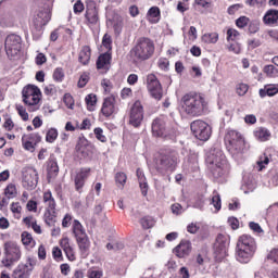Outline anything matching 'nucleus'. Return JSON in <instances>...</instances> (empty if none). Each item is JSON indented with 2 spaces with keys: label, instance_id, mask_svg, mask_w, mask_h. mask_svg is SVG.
I'll list each match as a JSON object with an SVG mask.
<instances>
[{
  "label": "nucleus",
  "instance_id": "f257e3e1",
  "mask_svg": "<svg viewBox=\"0 0 278 278\" xmlns=\"http://www.w3.org/2000/svg\"><path fill=\"white\" fill-rule=\"evenodd\" d=\"M181 105L187 116H203L207 112V99L201 92L190 91L182 96Z\"/></svg>",
  "mask_w": 278,
  "mask_h": 278
},
{
  "label": "nucleus",
  "instance_id": "f03ea898",
  "mask_svg": "<svg viewBox=\"0 0 278 278\" xmlns=\"http://www.w3.org/2000/svg\"><path fill=\"white\" fill-rule=\"evenodd\" d=\"M134 64L148 62L155 55V42L149 37H139L128 53Z\"/></svg>",
  "mask_w": 278,
  "mask_h": 278
},
{
  "label": "nucleus",
  "instance_id": "7ed1b4c3",
  "mask_svg": "<svg viewBox=\"0 0 278 278\" xmlns=\"http://www.w3.org/2000/svg\"><path fill=\"white\" fill-rule=\"evenodd\" d=\"M179 164V152L173 148H163L159 151L155 160V168L161 175L175 173Z\"/></svg>",
  "mask_w": 278,
  "mask_h": 278
},
{
  "label": "nucleus",
  "instance_id": "20e7f679",
  "mask_svg": "<svg viewBox=\"0 0 278 278\" xmlns=\"http://www.w3.org/2000/svg\"><path fill=\"white\" fill-rule=\"evenodd\" d=\"M257 251V242L251 235H241L237 241L236 255L241 264H249Z\"/></svg>",
  "mask_w": 278,
  "mask_h": 278
},
{
  "label": "nucleus",
  "instance_id": "39448f33",
  "mask_svg": "<svg viewBox=\"0 0 278 278\" xmlns=\"http://www.w3.org/2000/svg\"><path fill=\"white\" fill-rule=\"evenodd\" d=\"M207 162L211 164V173L214 179H222V177H227L231 170V165L225 157L223 152L212 153L207 156Z\"/></svg>",
  "mask_w": 278,
  "mask_h": 278
},
{
  "label": "nucleus",
  "instance_id": "423d86ee",
  "mask_svg": "<svg viewBox=\"0 0 278 278\" xmlns=\"http://www.w3.org/2000/svg\"><path fill=\"white\" fill-rule=\"evenodd\" d=\"M22 101L28 112H38L40 101H42V91L36 85H26L22 90Z\"/></svg>",
  "mask_w": 278,
  "mask_h": 278
},
{
  "label": "nucleus",
  "instance_id": "0eeeda50",
  "mask_svg": "<svg viewBox=\"0 0 278 278\" xmlns=\"http://www.w3.org/2000/svg\"><path fill=\"white\" fill-rule=\"evenodd\" d=\"M226 149L232 157H238L244 153V137L238 130H228L224 137Z\"/></svg>",
  "mask_w": 278,
  "mask_h": 278
},
{
  "label": "nucleus",
  "instance_id": "6e6552de",
  "mask_svg": "<svg viewBox=\"0 0 278 278\" xmlns=\"http://www.w3.org/2000/svg\"><path fill=\"white\" fill-rule=\"evenodd\" d=\"M72 233H74L81 257H88L90 253V238H88L84 225L77 219L73 222Z\"/></svg>",
  "mask_w": 278,
  "mask_h": 278
},
{
  "label": "nucleus",
  "instance_id": "1a4fd4ad",
  "mask_svg": "<svg viewBox=\"0 0 278 278\" xmlns=\"http://www.w3.org/2000/svg\"><path fill=\"white\" fill-rule=\"evenodd\" d=\"M4 256L2 257L1 264L4 268H10L14 266L16 262L21 261L23 257V251H21V245L15 241H7L3 245Z\"/></svg>",
  "mask_w": 278,
  "mask_h": 278
},
{
  "label": "nucleus",
  "instance_id": "9d476101",
  "mask_svg": "<svg viewBox=\"0 0 278 278\" xmlns=\"http://www.w3.org/2000/svg\"><path fill=\"white\" fill-rule=\"evenodd\" d=\"M231 242V238L227 232L218 233L215 243H214V257L216 262H223L227 256V249H229V244Z\"/></svg>",
  "mask_w": 278,
  "mask_h": 278
},
{
  "label": "nucleus",
  "instance_id": "9b49d317",
  "mask_svg": "<svg viewBox=\"0 0 278 278\" xmlns=\"http://www.w3.org/2000/svg\"><path fill=\"white\" fill-rule=\"evenodd\" d=\"M191 131L198 140L207 142L212 136V127L204 121L197 119L191 123Z\"/></svg>",
  "mask_w": 278,
  "mask_h": 278
},
{
  "label": "nucleus",
  "instance_id": "f8f14e48",
  "mask_svg": "<svg viewBox=\"0 0 278 278\" xmlns=\"http://www.w3.org/2000/svg\"><path fill=\"white\" fill-rule=\"evenodd\" d=\"M51 21V15L47 11H39L31 20L29 24V29L33 36H38L42 34V28L47 23Z\"/></svg>",
  "mask_w": 278,
  "mask_h": 278
},
{
  "label": "nucleus",
  "instance_id": "ddd939ff",
  "mask_svg": "<svg viewBox=\"0 0 278 278\" xmlns=\"http://www.w3.org/2000/svg\"><path fill=\"white\" fill-rule=\"evenodd\" d=\"M23 47V38L16 34H10L7 36L4 41V49L8 55L14 58V55H18L21 53V49Z\"/></svg>",
  "mask_w": 278,
  "mask_h": 278
},
{
  "label": "nucleus",
  "instance_id": "4468645a",
  "mask_svg": "<svg viewBox=\"0 0 278 278\" xmlns=\"http://www.w3.org/2000/svg\"><path fill=\"white\" fill-rule=\"evenodd\" d=\"M85 21L88 27H97L101 21L99 17V9L94 0H88L86 2Z\"/></svg>",
  "mask_w": 278,
  "mask_h": 278
},
{
  "label": "nucleus",
  "instance_id": "2eb2a0df",
  "mask_svg": "<svg viewBox=\"0 0 278 278\" xmlns=\"http://www.w3.org/2000/svg\"><path fill=\"white\" fill-rule=\"evenodd\" d=\"M147 88L152 99H155V101H162V97H164V89L162 88V84L157 79V76L154 74H149L147 76Z\"/></svg>",
  "mask_w": 278,
  "mask_h": 278
},
{
  "label": "nucleus",
  "instance_id": "dca6fc26",
  "mask_svg": "<svg viewBox=\"0 0 278 278\" xmlns=\"http://www.w3.org/2000/svg\"><path fill=\"white\" fill-rule=\"evenodd\" d=\"M142 121H144V108L142 106V102L137 100L130 108L129 125L137 129L142 125Z\"/></svg>",
  "mask_w": 278,
  "mask_h": 278
},
{
  "label": "nucleus",
  "instance_id": "f3484780",
  "mask_svg": "<svg viewBox=\"0 0 278 278\" xmlns=\"http://www.w3.org/2000/svg\"><path fill=\"white\" fill-rule=\"evenodd\" d=\"M90 175H92V168L90 167H80L75 176H74V186L76 192L81 194L84 192V186H86V181L90 179Z\"/></svg>",
  "mask_w": 278,
  "mask_h": 278
},
{
  "label": "nucleus",
  "instance_id": "a211bd4d",
  "mask_svg": "<svg viewBox=\"0 0 278 278\" xmlns=\"http://www.w3.org/2000/svg\"><path fill=\"white\" fill-rule=\"evenodd\" d=\"M42 142V136L39 132H31L28 135L22 136V146L25 151H29L34 153L36 151V147Z\"/></svg>",
  "mask_w": 278,
  "mask_h": 278
},
{
  "label": "nucleus",
  "instance_id": "6ab92c4d",
  "mask_svg": "<svg viewBox=\"0 0 278 278\" xmlns=\"http://www.w3.org/2000/svg\"><path fill=\"white\" fill-rule=\"evenodd\" d=\"M100 112L102 116L112 118L118 112V108H116V96L111 94L104 98Z\"/></svg>",
  "mask_w": 278,
  "mask_h": 278
},
{
  "label": "nucleus",
  "instance_id": "aec40b11",
  "mask_svg": "<svg viewBox=\"0 0 278 278\" xmlns=\"http://www.w3.org/2000/svg\"><path fill=\"white\" fill-rule=\"evenodd\" d=\"M152 136L154 138H166L168 136V127L166 126V117H156L152 122Z\"/></svg>",
  "mask_w": 278,
  "mask_h": 278
},
{
  "label": "nucleus",
  "instance_id": "412c9836",
  "mask_svg": "<svg viewBox=\"0 0 278 278\" xmlns=\"http://www.w3.org/2000/svg\"><path fill=\"white\" fill-rule=\"evenodd\" d=\"M96 68L105 75L112 68V51L101 53L96 61Z\"/></svg>",
  "mask_w": 278,
  "mask_h": 278
},
{
  "label": "nucleus",
  "instance_id": "4be33fe9",
  "mask_svg": "<svg viewBox=\"0 0 278 278\" xmlns=\"http://www.w3.org/2000/svg\"><path fill=\"white\" fill-rule=\"evenodd\" d=\"M23 186L27 190H34L38 186V172L36 169H27L23 173Z\"/></svg>",
  "mask_w": 278,
  "mask_h": 278
},
{
  "label": "nucleus",
  "instance_id": "5701e85b",
  "mask_svg": "<svg viewBox=\"0 0 278 278\" xmlns=\"http://www.w3.org/2000/svg\"><path fill=\"white\" fill-rule=\"evenodd\" d=\"M192 253V242L190 240H181L180 243L174 249V254L180 260L188 257Z\"/></svg>",
  "mask_w": 278,
  "mask_h": 278
},
{
  "label": "nucleus",
  "instance_id": "b1692460",
  "mask_svg": "<svg viewBox=\"0 0 278 278\" xmlns=\"http://www.w3.org/2000/svg\"><path fill=\"white\" fill-rule=\"evenodd\" d=\"M60 247L63 249L70 262H75V260H77V256H75V249L71 247V239L68 237H63L60 240Z\"/></svg>",
  "mask_w": 278,
  "mask_h": 278
},
{
  "label": "nucleus",
  "instance_id": "393cba45",
  "mask_svg": "<svg viewBox=\"0 0 278 278\" xmlns=\"http://www.w3.org/2000/svg\"><path fill=\"white\" fill-rule=\"evenodd\" d=\"M264 25L267 27H277L278 25V10L277 9H268L263 16Z\"/></svg>",
  "mask_w": 278,
  "mask_h": 278
},
{
  "label": "nucleus",
  "instance_id": "a878e982",
  "mask_svg": "<svg viewBox=\"0 0 278 278\" xmlns=\"http://www.w3.org/2000/svg\"><path fill=\"white\" fill-rule=\"evenodd\" d=\"M60 174V166H58V161L55 159H49L47 162V179L51 182V179H55Z\"/></svg>",
  "mask_w": 278,
  "mask_h": 278
},
{
  "label": "nucleus",
  "instance_id": "bb28decb",
  "mask_svg": "<svg viewBox=\"0 0 278 278\" xmlns=\"http://www.w3.org/2000/svg\"><path fill=\"white\" fill-rule=\"evenodd\" d=\"M136 175L139 181V188L141 190L142 197H147L149 193V182H147V176H144V172L142 168H137Z\"/></svg>",
  "mask_w": 278,
  "mask_h": 278
},
{
  "label": "nucleus",
  "instance_id": "cd10ccee",
  "mask_svg": "<svg viewBox=\"0 0 278 278\" xmlns=\"http://www.w3.org/2000/svg\"><path fill=\"white\" fill-rule=\"evenodd\" d=\"M90 58H92V49L90 46H83L78 54V62L83 66H88L90 64Z\"/></svg>",
  "mask_w": 278,
  "mask_h": 278
},
{
  "label": "nucleus",
  "instance_id": "c85d7f7f",
  "mask_svg": "<svg viewBox=\"0 0 278 278\" xmlns=\"http://www.w3.org/2000/svg\"><path fill=\"white\" fill-rule=\"evenodd\" d=\"M21 242L25 249L28 251H31L36 247V240L34 239V236L28 231H23L21 233Z\"/></svg>",
  "mask_w": 278,
  "mask_h": 278
},
{
  "label": "nucleus",
  "instance_id": "c756f323",
  "mask_svg": "<svg viewBox=\"0 0 278 278\" xmlns=\"http://www.w3.org/2000/svg\"><path fill=\"white\" fill-rule=\"evenodd\" d=\"M258 94L261 99L275 97V94H278V84L265 85L264 89H260Z\"/></svg>",
  "mask_w": 278,
  "mask_h": 278
},
{
  "label": "nucleus",
  "instance_id": "7c9ffc66",
  "mask_svg": "<svg viewBox=\"0 0 278 278\" xmlns=\"http://www.w3.org/2000/svg\"><path fill=\"white\" fill-rule=\"evenodd\" d=\"M43 220L48 227H53L58 223V212L55 210L46 208Z\"/></svg>",
  "mask_w": 278,
  "mask_h": 278
},
{
  "label": "nucleus",
  "instance_id": "2f4dec72",
  "mask_svg": "<svg viewBox=\"0 0 278 278\" xmlns=\"http://www.w3.org/2000/svg\"><path fill=\"white\" fill-rule=\"evenodd\" d=\"M31 269L29 265L20 264L13 271V278H29Z\"/></svg>",
  "mask_w": 278,
  "mask_h": 278
},
{
  "label": "nucleus",
  "instance_id": "473e14b6",
  "mask_svg": "<svg viewBox=\"0 0 278 278\" xmlns=\"http://www.w3.org/2000/svg\"><path fill=\"white\" fill-rule=\"evenodd\" d=\"M42 201L46 205V210H55V207H58V203L55 202V198H53L51 190L43 192Z\"/></svg>",
  "mask_w": 278,
  "mask_h": 278
},
{
  "label": "nucleus",
  "instance_id": "72a5a7b5",
  "mask_svg": "<svg viewBox=\"0 0 278 278\" xmlns=\"http://www.w3.org/2000/svg\"><path fill=\"white\" fill-rule=\"evenodd\" d=\"M148 21L149 23H152V25H155L156 23H160V18L162 16V12L157 7H151L148 11Z\"/></svg>",
  "mask_w": 278,
  "mask_h": 278
},
{
  "label": "nucleus",
  "instance_id": "f704fd0d",
  "mask_svg": "<svg viewBox=\"0 0 278 278\" xmlns=\"http://www.w3.org/2000/svg\"><path fill=\"white\" fill-rule=\"evenodd\" d=\"M254 136L256 140H260V142H266L270 139V131L264 127H260L254 130Z\"/></svg>",
  "mask_w": 278,
  "mask_h": 278
},
{
  "label": "nucleus",
  "instance_id": "c9c22d12",
  "mask_svg": "<svg viewBox=\"0 0 278 278\" xmlns=\"http://www.w3.org/2000/svg\"><path fill=\"white\" fill-rule=\"evenodd\" d=\"M85 103L87 105L88 112H94V108H97V94L89 93L85 98Z\"/></svg>",
  "mask_w": 278,
  "mask_h": 278
},
{
  "label": "nucleus",
  "instance_id": "e433bc0d",
  "mask_svg": "<svg viewBox=\"0 0 278 278\" xmlns=\"http://www.w3.org/2000/svg\"><path fill=\"white\" fill-rule=\"evenodd\" d=\"M142 229H151L155 225V218L151 215H146L139 220Z\"/></svg>",
  "mask_w": 278,
  "mask_h": 278
},
{
  "label": "nucleus",
  "instance_id": "4c0bfd02",
  "mask_svg": "<svg viewBox=\"0 0 278 278\" xmlns=\"http://www.w3.org/2000/svg\"><path fill=\"white\" fill-rule=\"evenodd\" d=\"M202 41L205 45H216L218 42V33H206L202 36Z\"/></svg>",
  "mask_w": 278,
  "mask_h": 278
},
{
  "label": "nucleus",
  "instance_id": "58836bf2",
  "mask_svg": "<svg viewBox=\"0 0 278 278\" xmlns=\"http://www.w3.org/2000/svg\"><path fill=\"white\" fill-rule=\"evenodd\" d=\"M64 77H66V74H64V68L62 67L54 68L52 74L53 81H55L56 84H62V81H64Z\"/></svg>",
  "mask_w": 278,
  "mask_h": 278
},
{
  "label": "nucleus",
  "instance_id": "ea45409f",
  "mask_svg": "<svg viewBox=\"0 0 278 278\" xmlns=\"http://www.w3.org/2000/svg\"><path fill=\"white\" fill-rule=\"evenodd\" d=\"M115 182L117 188H125V184H127V174L123 172L116 173Z\"/></svg>",
  "mask_w": 278,
  "mask_h": 278
},
{
  "label": "nucleus",
  "instance_id": "a19ab883",
  "mask_svg": "<svg viewBox=\"0 0 278 278\" xmlns=\"http://www.w3.org/2000/svg\"><path fill=\"white\" fill-rule=\"evenodd\" d=\"M11 212L17 220H21V214L23 212V206H21L20 202H13L11 204Z\"/></svg>",
  "mask_w": 278,
  "mask_h": 278
},
{
  "label": "nucleus",
  "instance_id": "79ce46f5",
  "mask_svg": "<svg viewBox=\"0 0 278 278\" xmlns=\"http://www.w3.org/2000/svg\"><path fill=\"white\" fill-rule=\"evenodd\" d=\"M59 132L55 128L48 129L46 134V142L53 144L55 140H58Z\"/></svg>",
  "mask_w": 278,
  "mask_h": 278
},
{
  "label": "nucleus",
  "instance_id": "37998d69",
  "mask_svg": "<svg viewBox=\"0 0 278 278\" xmlns=\"http://www.w3.org/2000/svg\"><path fill=\"white\" fill-rule=\"evenodd\" d=\"M263 72L267 77L275 78L278 76V68L275 65H265Z\"/></svg>",
  "mask_w": 278,
  "mask_h": 278
},
{
  "label": "nucleus",
  "instance_id": "c03bdc74",
  "mask_svg": "<svg viewBox=\"0 0 278 278\" xmlns=\"http://www.w3.org/2000/svg\"><path fill=\"white\" fill-rule=\"evenodd\" d=\"M15 110H16L18 116H21L22 121H24V122L29 121V113H27V109H25V106H23L22 104H17L15 106Z\"/></svg>",
  "mask_w": 278,
  "mask_h": 278
},
{
  "label": "nucleus",
  "instance_id": "a18cd8bd",
  "mask_svg": "<svg viewBox=\"0 0 278 278\" xmlns=\"http://www.w3.org/2000/svg\"><path fill=\"white\" fill-rule=\"evenodd\" d=\"M249 23H251V18L242 15L239 18L236 20V26L239 29H244V27H249Z\"/></svg>",
  "mask_w": 278,
  "mask_h": 278
},
{
  "label": "nucleus",
  "instance_id": "49530a36",
  "mask_svg": "<svg viewBox=\"0 0 278 278\" xmlns=\"http://www.w3.org/2000/svg\"><path fill=\"white\" fill-rule=\"evenodd\" d=\"M211 204L215 207L216 212H220L223 207V202L220 200V194L217 192L212 197Z\"/></svg>",
  "mask_w": 278,
  "mask_h": 278
},
{
  "label": "nucleus",
  "instance_id": "de8ad7c7",
  "mask_svg": "<svg viewBox=\"0 0 278 278\" xmlns=\"http://www.w3.org/2000/svg\"><path fill=\"white\" fill-rule=\"evenodd\" d=\"M4 194L8 199H14V197H16V185L9 184L4 189Z\"/></svg>",
  "mask_w": 278,
  "mask_h": 278
},
{
  "label": "nucleus",
  "instance_id": "09e8293b",
  "mask_svg": "<svg viewBox=\"0 0 278 278\" xmlns=\"http://www.w3.org/2000/svg\"><path fill=\"white\" fill-rule=\"evenodd\" d=\"M63 103L68 108V110H74L75 108V99L71 93H65L63 97Z\"/></svg>",
  "mask_w": 278,
  "mask_h": 278
},
{
  "label": "nucleus",
  "instance_id": "8fccbe9b",
  "mask_svg": "<svg viewBox=\"0 0 278 278\" xmlns=\"http://www.w3.org/2000/svg\"><path fill=\"white\" fill-rule=\"evenodd\" d=\"M2 127L5 131H12V129H14L15 124H14V121H12V117H10V115H7L4 117V123Z\"/></svg>",
  "mask_w": 278,
  "mask_h": 278
},
{
  "label": "nucleus",
  "instance_id": "3c124183",
  "mask_svg": "<svg viewBox=\"0 0 278 278\" xmlns=\"http://www.w3.org/2000/svg\"><path fill=\"white\" fill-rule=\"evenodd\" d=\"M236 92H237V94H239V97H244V94H247V92H249V85H247L244 83L238 84L236 87Z\"/></svg>",
  "mask_w": 278,
  "mask_h": 278
},
{
  "label": "nucleus",
  "instance_id": "603ef678",
  "mask_svg": "<svg viewBox=\"0 0 278 278\" xmlns=\"http://www.w3.org/2000/svg\"><path fill=\"white\" fill-rule=\"evenodd\" d=\"M269 163H270V159H268L266 154H263L256 163L258 166V170L266 168V166H268Z\"/></svg>",
  "mask_w": 278,
  "mask_h": 278
},
{
  "label": "nucleus",
  "instance_id": "864d4df0",
  "mask_svg": "<svg viewBox=\"0 0 278 278\" xmlns=\"http://www.w3.org/2000/svg\"><path fill=\"white\" fill-rule=\"evenodd\" d=\"M93 134H94L97 140H99L100 142H108V137H105V135H103V128H101V127L94 128Z\"/></svg>",
  "mask_w": 278,
  "mask_h": 278
},
{
  "label": "nucleus",
  "instance_id": "5fc2aeb1",
  "mask_svg": "<svg viewBox=\"0 0 278 278\" xmlns=\"http://www.w3.org/2000/svg\"><path fill=\"white\" fill-rule=\"evenodd\" d=\"M102 46L105 47L106 51H112V36L110 34H104Z\"/></svg>",
  "mask_w": 278,
  "mask_h": 278
},
{
  "label": "nucleus",
  "instance_id": "6e6d98bb",
  "mask_svg": "<svg viewBox=\"0 0 278 278\" xmlns=\"http://www.w3.org/2000/svg\"><path fill=\"white\" fill-rule=\"evenodd\" d=\"M249 34H257L260 31V22L258 21H250L248 24Z\"/></svg>",
  "mask_w": 278,
  "mask_h": 278
},
{
  "label": "nucleus",
  "instance_id": "4d7b16f0",
  "mask_svg": "<svg viewBox=\"0 0 278 278\" xmlns=\"http://www.w3.org/2000/svg\"><path fill=\"white\" fill-rule=\"evenodd\" d=\"M90 81V75L88 73H84L80 75L78 80V88H86V85Z\"/></svg>",
  "mask_w": 278,
  "mask_h": 278
},
{
  "label": "nucleus",
  "instance_id": "13d9d810",
  "mask_svg": "<svg viewBox=\"0 0 278 278\" xmlns=\"http://www.w3.org/2000/svg\"><path fill=\"white\" fill-rule=\"evenodd\" d=\"M194 4L203 10H210L212 8V1L210 0H194Z\"/></svg>",
  "mask_w": 278,
  "mask_h": 278
},
{
  "label": "nucleus",
  "instance_id": "bf43d9fd",
  "mask_svg": "<svg viewBox=\"0 0 278 278\" xmlns=\"http://www.w3.org/2000/svg\"><path fill=\"white\" fill-rule=\"evenodd\" d=\"M240 36V31H238L236 28H229L227 30V41L229 42L230 40H236Z\"/></svg>",
  "mask_w": 278,
  "mask_h": 278
},
{
  "label": "nucleus",
  "instance_id": "052dcab7",
  "mask_svg": "<svg viewBox=\"0 0 278 278\" xmlns=\"http://www.w3.org/2000/svg\"><path fill=\"white\" fill-rule=\"evenodd\" d=\"M88 278H103V270L100 269H89L87 273Z\"/></svg>",
  "mask_w": 278,
  "mask_h": 278
},
{
  "label": "nucleus",
  "instance_id": "680f3d73",
  "mask_svg": "<svg viewBox=\"0 0 278 278\" xmlns=\"http://www.w3.org/2000/svg\"><path fill=\"white\" fill-rule=\"evenodd\" d=\"M72 223H73V215H71L68 213L65 214V216L62 219L63 229H67V227H71Z\"/></svg>",
  "mask_w": 278,
  "mask_h": 278
},
{
  "label": "nucleus",
  "instance_id": "e2e57ef3",
  "mask_svg": "<svg viewBox=\"0 0 278 278\" xmlns=\"http://www.w3.org/2000/svg\"><path fill=\"white\" fill-rule=\"evenodd\" d=\"M157 66L159 68H161V71H168V66H170V62L168 61V59L163 58L159 60Z\"/></svg>",
  "mask_w": 278,
  "mask_h": 278
},
{
  "label": "nucleus",
  "instance_id": "0e129e2a",
  "mask_svg": "<svg viewBox=\"0 0 278 278\" xmlns=\"http://www.w3.org/2000/svg\"><path fill=\"white\" fill-rule=\"evenodd\" d=\"M199 229H201V226L198 223H191L187 226L188 233H199Z\"/></svg>",
  "mask_w": 278,
  "mask_h": 278
},
{
  "label": "nucleus",
  "instance_id": "69168bd1",
  "mask_svg": "<svg viewBox=\"0 0 278 278\" xmlns=\"http://www.w3.org/2000/svg\"><path fill=\"white\" fill-rule=\"evenodd\" d=\"M84 10H86L84 2H81V0H77L74 4V14H81Z\"/></svg>",
  "mask_w": 278,
  "mask_h": 278
},
{
  "label": "nucleus",
  "instance_id": "338daca9",
  "mask_svg": "<svg viewBox=\"0 0 278 278\" xmlns=\"http://www.w3.org/2000/svg\"><path fill=\"white\" fill-rule=\"evenodd\" d=\"M34 223H36V219L34 218V215H29L23 218L22 224L25 225L29 229V227H33Z\"/></svg>",
  "mask_w": 278,
  "mask_h": 278
},
{
  "label": "nucleus",
  "instance_id": "774afa93",
  "mask_svg": "<svg viewBox=\"0 0 278 278\" xmlns=\"http://www.w3.org/2000/svg\"><path fill=\"white\" fill-rule=\"evenodd\" d=\"M267 260H270L274 264H278V249L271 250L267 255Z\"/></svg>",
  "mask_w": 278,
  "mask_h": 278
}]
</instances>
